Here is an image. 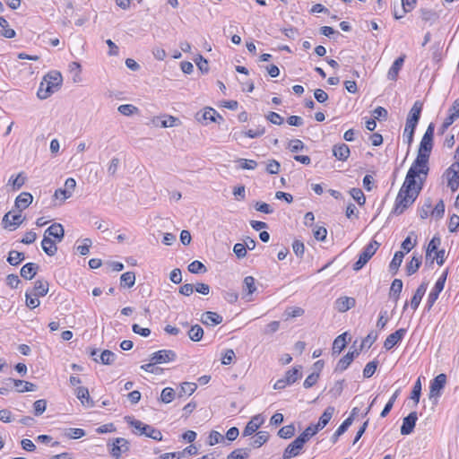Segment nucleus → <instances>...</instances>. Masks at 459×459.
Segmentation results:
<instances>
[{
    "mask_svg": "<svg viewBox=\"0 0 459 459\" xmlns=\"http://www.w3.org/2000/svg\"><path fill=\"white\" fill-rule=\"evenodd\" d=\"M435 260L438 265H442L446 260V251L444 249L434 251L428 262L433 264Z\"/></svg>",
    "mask_w": 459,
    "mask_h": 459,
    "instance_id": "nucleus-51",
    "label": "nucleus"
},
{
    "mask_svg": "<svg viewBox=\"0 0 459 459\" xmlns=\"http://www.w3.org/2000/svg\"><path fill=\"white\" fill-rule=\"evenodd\" d=\"M76 187V181L74 178H68L64 187L56 189L53 195L54 205H62L67 199L71 198Z\"/></svg>",
    "mask_w": 459,
    "mask_h": 459,
    "instance_id": "nucleus-4",
    "label": "nucleus"
},
{
    "mask_svg": "<svg viewBox=\"0 0 459 459\" xmlns=\"http://www.w3.org/2000/svg\"><path fill=\"white\" fill-rule=\"evenodd\" d=\"M65 436L68 438L78 439L85 436V431L82 429L70 428L65 429Z\"/></svg>",
    "mask_w": 459,
    "mask_h": 459,
    "instance_id": "nucleus-49",
    "label": "nucleus"
},
{
    "mask_svg": "<svg viewBox=\"0 0 459 459\" xmlns=\"http://www.w3.org/2000/svg\"><path fill=\"white\" fill-rule=\"evenodd\" d=\"M23 221L21 214H12L10 212L5 213L3 218L4 228H9L11 230H15Z\"/></svg>",
    "mask_w": 459,
    "mask_h": 459,
    "instance_id": "nucleus-17",
    "label": "nucleus"
},
{
    "mask_svg": "<svg viewBox=\"0 0 459 459\" xmlns=\"http://www.w3.org/2000/svg\"><path fill=\"white\" fill-rule=\"evenodd\" d=\"M75 395L83 405H85V403H87L88 406L93 405V402L90 397L88 388L84 386H78L75 389Z\"/></svg>",
    "mask_w": 459,
    "mask_h": 459,
    "instance_id": "nucleus-29",
    "label": "nucleus"
},
{
    "mask_svg": "<svg viewBox=\"0 0 459 459\" xmlns=\"http://www.w3.org/2000/svg\"><path fill=\"white\" fill-rule=\"evenodd\" d=\"M126 420L135 429L136 435L145 436L157 441L162 440L160 430L131 417H126Z\"/></svg>",
    "mask_w": 459,
    "mask_h": 459,
    "instance_id": "nucleus-3",
    "label": "nucleus"
},
{
    "mask_svg": "<svg viewBox=\"0 0 459 459\" xmlns=\"http://www.w3.org/2000/svg\"><path fill=\"white\" fill-rule=\"evenodd\" d=\"M445 214V204L443 200H439L435 207L431 210V216L435 219H441Z\"/></svg>",
    "mask_w": 459,
    "mask_h": 459,
    "instance_id": "nucleus-50",
    "label": "nucleus"
},
{
    "mask_svg": "<svg viewBox=\"0 0 459 459\" xmlns=\"http://www.w3.org/2000/svg\"><path fill=\"white\" fill-rule=\"evenodd\" d=\"M41 247L43 251L49 256L55 255L57 251V247L55 241L45 235L41 242Z\"/></svg>",
    "mask_w": 459,
    "mask_h": 459,
    "instance_id": "nucleus-27",
    "label": "nucleus"
},
{
    "mask_svg": "<svg viewBox=\"0 0 459 459\" xmlns=\"http://www.w3.org/2000/svg\"><path fill=\"white\" fill-rule=\"evenodd\" d=\"M201 321L206 325L214 326L222 322V316L216 312L207 311L202 315Z\"/></svg>",
    "mask_w": 459,
    "mask_h": 459,
    "instance_id": "nucleus-20",
    "label": "nucleus"
},
{
    "mask_svg": "<svg viewBox=\"0 0 459 459\" xmlns=\"http://www.w3.org/2000/svg\"><path fill=\"white\" fill-rule=\"evenodd\" d=\"M264 418L261 414L255 415L251 418V420L246 425L242 435L244 437H248L253 435L257 431V429L264 424Z\"/></svg>",
    "mask_w": 459,
    "mask_h": 459,
    "instance_id": "nucleus-12",
    "label": "nucleus"
},
{
    "mask_svg": "<svg viewBox=\"0 0 459 459\" xmlns=\"http://www.w3.org/2000/svg\"><path fill=\"white\" fill-rule=\"evenodd\" d=\"M335 411V409L334 407L333 406H328L325 411L323 412V414L321 415V417L319 418V420L317 422V424L316 425L317 428H319V429H323L327 424L328 422L330 421V420L332 419L333 413Z\"/></svg>",
    "mask_w": 459,
    "mask_h": 459,
    "instance_id": "nucleus-28",
    "label": "nucleus"
},
{
    "mask_svg": "<svg viewBox=\"0 0 459 459\" xmlns=\"http://www.w3.org/2000/svg\"><path fill=\"white\" fill-rule=\"evenodd\" d=\"M24 254L16 250H12L9 252V255L7 257V262L12 265H18L24 260Z\"/></svg>",
    "mask_w": 459,
    "mask_h": 459,
    "instance_id": "nucleus-41",
    "label": "nucleus"
},
{
    "mask_svg": "<svg viewBox=\"0 0 459 459\" xmlns=\"http://www.w3.org/2000/svg\"><path fill=\"white\" fill-rule=\"evenodd\" d=\"M301 376L300 367H295L286 372L284 378L286 379L287 383L291 385L299 379Z\"/></svg>",
    "mask_w": 459,
    "mask_h": 459,
    "instance_id": "nucleus-37",
    "label": "nucleus"
},
{
    "mask_svg": "<svg viewBox=\"0 0 459 459\" xmlns=\"http://www.w3.org/2000/svg\"><path fill=\"white\" fill-rule=\"evenodd\" d=\"M135 282V274L133 272H126L120 277V284L122 287L132 288Z\"/></svg>",
    "mask_w": 459,
    "mask_h": 459,
    "instance_id": "nucleus-36",
    "label": "nucleus"
},
{
    "mask_svg": "<svg viewBox=\"0 0 459 459\" xmlns=\"http://www.w3.org/2000/svg\"><path fill=\"white\" fill-rule=\"evenodd\" d=\"M264 133L265 128L264 126H259L255 129H249L247 132H243L242 134L249 138H256L263 135Z\"/></svg>",
    "mask_w": 459,
    "mask_h": 459,
    "instance_id": "nucleus-61",
    "label": "nucleus"
},
{
    "mask_svg": "<svg viewBox=\"0 0 459 459\" xmlns=\"http://www.w3.org/2000/svg\"><path fill=\"white\" fill-rule=\"evenodd\" d=\"M448 177L447 186L455 192L459 187V176L456 173H451Z\"/></svg>",
    "mask_w": 459,
    "mask_h": 459,
    "instance_id": "nucleus-62",
    "label": "nucleus"
},
{
    "mask_svg": "<svg viewBox=\"0 0 459 459\" xmlns=\"http://www.w3.org/2000/svg\"><path fill=\"white\" fill-rule=\"evenodd\" d=\"M319 430V428L316 425H310L299 436V437L306 444Z\"/></svg>",
    "mask_w": 459,
    "mask_h": 459,
    "instance_id": "nucleus-39",
    "label": "nucleus"
},
{
    "mask_svg": "<svg viewBox=\"0 0 459 459\" xmlns=\"http://www.w3.org/2000/svg\"><path fill=\"white\" fill-rule=\"evenodd\" d=\"M446 384V375L439 374L431 382L429 385V398L433 401V403H437L438 398L442 394V391Z\"/></svg>",
    "mask_w": 459,
    "mask_h": 459,
    "instance_id": "nucleus-5",
    "label": "nucleus"
},
{
    "mask_svg": "<svg viewBox=\"0 0 459 459\" xmlns=\"http://www.w3.org/2000/svg\"><path fill=\"white\" fill-rule=\"evenodd\" d=\"M0 27L2 28L1 34L4 38L13 39L15 37V30L13 29L9 28L8 22L4 17H0Z\"/></svg>",
    "mask_w": 459,
    "mask_h": 459,
    "instance_id": "nucleus-35",
    "label": "nucleus"
},
{
    "mask_svg": "<svg viewBox=\"0 0 459 459\" xmlns=\"http://www.w3.org/2000/svg\"><path fill=\"white\" fill-rule=\"evenodd\" d=\"M269 439V433L266 431H259L255 437L253 438V441L251 442V445L254 447H260L264 444H265Z\"/></svg>",
    "mask_w": 459,
    "mask_h": 459,
    "instance_id": "nucleus-38",
    "label": "nucleus"
},
{
    "mask_svg": "<svg viewBox=\"0 0 459 459\" xmlns=\"http://www.w3.org/2000/svg\"><path fill=\"white\" fill-rule=\"evenodd\" d=\"M7 381L13 384L16 390L20 393L32 392L36 389V385L34 384L24 380L8 378Z\"/></svg>",
    "mask_w": 459,
    "mask_h": 459,
    "instance_id": "nucleus-24",
    "label": "nucleus"
},
{
    "mask_svg": "<svg viewBox=\"0 0 459 459\" xmlns=\"http://www.w3.org/2000/svg\"><path fill=\"white\" fill-rule=\"evenodd\" d=\"M420 394H421V383H420V379L418 378V380L414 384L413 389L411 394V399L413 400L416 404L420 401Z\"/></svg>",
    "mask_w": 459,
    "mask_h": 459,
    "instance_id": "nucleus-60",
    "label": "nucleus"
},
{
    "mask_svg": "<svg viewBox=\"0 0 459 459\" xmlns=\"http://www.w3.org/2000/svg\"><path fill=\"white\" fill-rule=\"evenodd\" d=\"M405 56L403 55L393 63L387 73V78L391 81H395L397 79L398 74L402 69L404 63Z\"/></svg>",
    "mask_w": 459,
    "mask_h": 459,
    "instance_id": "nucleus-22",
    "label": "nucleus"
},
{
    "mask_svg": "<svg viewBox=\"0 0 459 459\" xmlns=\"http://www.w3.org/2000/svg\"><path fill=\"white\" fill-rule=\"evenodd\" d=\"M377 362L373 360L368 362L363 369V377L366 378L371 377L377 370Z\"/></svg>",
    "mask_w": 459,
    "mask_h": 459,
    "instance_id": "nucleus-59",
    "label": "nucleus"
},
{
    "mask_svg": "<svg viewBox=\"0 0 459 459\" xmlns=\"http://www.w3.org/2000/svg\"><path fill=\"white\" fill-rule=\"evenodd\" d=\"M404 254L403 251H397L395 252L390 264H389V270L393 274H395L403 262Z\"/></svg>",
    "mask_w": 459,
    "mask_h": 459,
    "instance_id": "nucleus-33",
    "label": "nucleus"
},
{
    "mask_svg": "<svg viewBox=\"0 0 459 459\" xmlns=\"http://www.w3.org/2000/svg\"><path fill=\"white\" fill-rule=\"evenodd\" d=\"M422 103L420 101H415L406 119L405 128H407V130H415L420 117Z\"/></svg>",
    "mask_w": 459,
    "mask_h": 459,
    "instance_id": "nucleus-7",
    "label": "nucleus"
},
{
    "mask_svg": "<svg viewBox=\"0 0 459 459\" xmlns=\"http://www.w3.org/2000/svg\"><path fill=\"white\" fill-rule=\"evenodd\" d=\"M350 194L359 205H363L365 204L366 198L361 189L351 188Z\"/></svg>",
    "mask_w": 459,
    "mask_h": 459,
    "instance_id": "nucleus-56",
    "label": "nucleus"
},
{
    "mask_svg": "<svg viewBox=\"0 0 459 459\" xmlns=\"http://www.w3.org/2000/svg\"><path fill=\"white\" fill-rule=\"evenodd\" d=\"M405 333L406 329L400 328L394 333L389 334L384 342L385 349L387 351L393 349L400 341H402Z\"/></svg>",
    "mask_w": 459,
    "mask_h": 459,
    "instance_id": "nucleus-13",
    "label": "nucleus"
},
{
    "mask_svg": "<svg viewBox=\"0 0 459 459\" xmlns=\"http://www.w3.org/2000/svg\"><path fill=\"white\" fill-rule=\"evenodd\" d=\"M32 201L33 196L30 193L22 192L15 199V207L22 212L29 207Z\"/></svg>",
    "mask_w": 459,
    "mask_h": 459,
    "instance_id": "nucleus-19",
    "label": "nucleus"
},
{
    "mask_svg": "<svg viewBox=\"0 0 459 459\" xmlns=\"http://www.w3.org/2000/svg\"><path fill=\"white\" fill-rule=\"evenodd\" d=\"M441 244V238L438 236H434L429 241L426 250V262L431 257L434 251H438V247Z\"/></svg>",
    "mask_w": 459,
    "mask_h": 459,
    "instance_id": "nucleus-31",
    "label": "nucleus"
},
{
    "mask_svg": "<svg viewBox=\"0 0 459 459\" xmlns=\"http://www.w3.org/2000/svg\"><path fill=\"white\" fill-rule=\"evenodd\" d=\"M434 130V125L429 124L421 138L417 157L409 169L395 200L394 212L396 214L403 213L411 206L422 189L429 170V160L433 148Z\"/></svg>",
    "mask_w": 459,
    "mask_h": 459,
    "instance_id": "nucleus-1",
    "label": "nucleus"
},
{
    "mask_svg": "<svg viewBox=\"0 0 459 459\" xmlns=\"http://www.w3.org/2000/svg\"><path fill=\"white\" fill-rule=\"evenodd\" d=\"M294 434H295V427L292 424L286 425V426L282 427L278 431V436L281 438H284V439L292 437L294 436Z\"/></svg>",
    "mask_w": 459,
    "mask_h": 459,
    "instance_id": "nucleus-47",
    "label": "nucleus"
},
{
    "mask_svg": "<svg viewBox=\"0 0 459 459\" xmlns=\"http://www.w3.org/2000/svg\"><path fill=\"white\" fill-rule=\"evenodd\" d=\"M378 247L379 244L376 240H372L368 245H367L364 250L359 255L358 261L353 264V270H360L374 255Z\"/></svg>",
    "mask_w": 459,
    "mask_h": 459,
    "instance_id": "nucleus-6",
    "label": "nucleus"
},
{
    "mask_svg": "<svg viewBox=\"0 0 459 459\" xmlns=\"http://www.w3.org/2000/svg\"><path fill=\"white\" fill-rule=\"evenodd\" d=\"M399 390H396L394 392V394L391 396V398L389 399V401L387 402V403L385 404V408L383 409V411H381L380 413V416L382 418H385L387 416V414L390 412V411L392 410L393 406H394V403L395 402V400L397 399L398 395H399Z\"/></svg>",
    "mask_w": 459,
    "mask_h": 459,
    "instance_id": "nucleus-53",
    "label": "nucleus"
},
{
    "mask_svg": "<svg viewBox=\"0 0 459 459\" xmlns=\"http://www.w3.org/2000/svg\"><path fill=\"white\" fill-rule=\"evenodd\" d=\"M356 300L351 297H341L334 301V308L341 313H344L349 309L354 307Z\"/></svg>",
    "mask_w": 459,
    "mask_h": 459,
    "instance_id": "nucleus-15",
    "label": "nucleus"
},
{
    "mask_svg": "<svg viewBox=\"0 0 459 459\" xmlns=\"http://www.w3.org/2000/svg\"><path fill=\"white\" fill-rule=\"evenodd\" d=\"M350 148L345 143L335 144L333 147V154L339 160L345 161L350 156Z\"/></svg>",
    "mask_w": 459,
    "mask_h": 459,
    "instance_id": "nucleus-23",
    "label": "nucleus"
},
{
    "mask_svg": "<svg viewBox=\"0 0 459 459\" xmlns=\"http://www.w3.org/2000/svg\"><path fill=\"white\" fill-rule=\"evenodd\" d=\"M351 425V419H346L333 433L332 439L333 442H336L340 436H342L348 428Z\"/></svg>",
    "mask_w": 459,
    "mask_h": 459,
    "instance_id": "nucleus-46",
    "label": "nucleus"
},
{
    "mask_svg": "<svg viewBox=\"0 0 459 459\" xmlns=\"http://www.w3.org/2000/svg\"><path fill=\"white\" fill-rule=\"evenodd\" d=\"M248 456L246 449H235L228 456L227 459H245Z\"/></svg>",
    "mask_w": 459,
    "mask_h": 459,
    "instance_id": "nucleus-64",
    "label": "nucleus"
},
{
    "mask_svg": "<svg viewBox=\"0 0 459 459\" xmlns=\"http://www.w3.org/2000/svg\"><path fill=\"white\" fill-rule=\"evenodd\" d=\"M197 385L195 383L184 382L181 384L179 390L178 391V397L190 396L196 390Z\"/></svg>",
    "mask_w": 459,
    "mask_h": 459,
    "instance_id": "nucleus-30",
    "label": "nucleus"
},
{
    "mask_svg": "<svg viewBox=\"0 0 459 459\" xmlns=\"http://www.w3.org/2000/svg\"><path fill=\"white\" fill-rule=\"evenodd\" d=\"M49 284L48 281L37 280L31 290H29L36 297H44L48 292Z\"/></svg>",
    "mask_w": 459,
    "mask_h": 459,
    "instance_id": "nucleus-21",
    "label": "nucleus"
},
{
    "mask_svg": "<svg viewBox=\"0 0 459 459\" xmlns=\"http://www.w3.org/2000/svg\"><path fill=\"white\" fill-rule=\"evenodd\" d=\"M25 299H26V300H25L26 306L30 309L36 308L40 305L39 297L34 296L29 290H27L25 293Z\"/></svg>",
    "mask_w": 459,
    "mask_h": 459,
    "instance_id": "nucleus-45",
    "label": "nucleus"
},
{
    "mask_svg": "<svg viewBox=\"0 0 459 459\" xmlns=\"http://www.w3.org/2000/svg\"><path fill=\"white\" fill-rule=\"evenodd\" d=\"M224 436L216 430H212L208 437V445L214 446L224 441Z\"/></svg>",
    "mask_w": 459,
    "mask_h": 459,
    "instance_id": "nucleus-54",
    "label": "nucleus"
},
{
    "mask_svg": "<svg viewBox=\"0 0 459 459\" xmlns=\"http://www.w3.org/2000/svg\"><path fill=\"white\" fill-rule=\"evenodd\" d=\"M427 290V283L422 282L416 290L411 300V307L413 310H416Z\"/></svg>",
    "mask_w": 459,
    "mask_h": 459,
    "instance_id": "nucleus-25",
    "label": "nucleus"
},
{
    "mask_svg": "<svg viewBox=\"0 0 459 459\" xmlns=\"http://www.w3.org/2000/svg\"><path fill=\"white\" fill-rule=\"evenodd\" d=\"M305 443L298 437H296L284 450L282 455V459H290L291 457L298 456L303 447Z\"/></svg>",
    "mask_w": 459,
    "mask_h": 459,
    "instance_id": "nucleus-10",
    "label": "nucleus"
},
{
    "mask_svg": "<svg viewBox=\"0 0 459 459\" xmlns=\"http://www.w3.org/2000/svg\"><path fill=\"white\" fill-rule=\"evenodd\" d=\"M421 264V257L413 255L411 262L406 265V272L408 275L415 273Z\"/></svg>",
    "mask_w": 459,
    "mask_h": 459,
    "instance_id": "nucleus-40",
    "label": "nucleus"
},
{
    "mask_svg": "<svg viewBox=\"0 0 459 459\" xmlns=\"http://www.w3.org/2000/svg\"><path fill=\"white\" fill-rule=\"evenodd\" d=\"M359 354L358 350L354 351H349L345 356H343L337 363L335 370L336 371H344L352 362L355 357Z\"/></svg>",
    "mask_w": 459,
    "mask_h": 459,
    "instance_id": "nucleus-18",
    "label": "nucleus"
},
{
    "mask_svg": "<svg viewBox=\"0 0 459 459\" xmlns=\"http://www.w3.org/2000/svg\"><path fill=\"white\" fill-rule=\"evenodd\" d=\"M44 235L61 242L65 237V230L61 223L55 222L45 230Z\"/></svg>",
    "mask_w": 459,
    "mask_h": 459,
    "instance_id": "nucleus-16",
    "label": "nucleus"
},
{
    "mask_svg": "<svg viewBox=\"0 0 459 459\" xmlns=\"http://www.w3.org/2000/svg\"><path fill=\"white\" fill-rule=\"evenodd\" d=\"M304 147H305V145H304L303 142L299 139L290 140L288 143V148L292 152H297L299 151H301L304 149Z\"/></svg>",
    "mask_w": 459,
    "mask_h": 459,
    "instance_id": "nucleus-63",
    "label": "nucleus"
},
{
    "mask_svg": "<svg viewBox=\"0 0 459 459\" xmlns=\"http://www.w3.org/2000/svg\"><path fill=\"white\" fill-rule=\"evenodd\" d=\"M116 354L109 350H104L100 355V361L104 365H111L116 359Z\"/></svg>",
    "mask_w": 459,
    "mask_h": 459,
    "instance_id": "nucleus-44",
    "label": "nucleus"
},
{
    "mask_svg": "<svg viewBox=\"0 0 459 459\" xmlns=\"http://www.w3.org/2000/svg\"><path fill=\"white\" fill-rule=\"evenodd\" d=\"M39 265L34 263H28L21 269V276L26 280H31L37 273Z\"/></svg>",
    "mask_w": 459,
    "mask_h": 459,
    "instance_id": "nucleus-26",
    "label": "nucleus"
},
{
    "mask_svg": "<svg viewBox=\"0 0 459 459\" xmlns=\"http://www.w3.org/2000/svg\"><path fill=\"white\" fill-rule=\"evenodd\" d=\"M417 420H418V415H417L416 411H412L408 416L403 418V424L401 427V434L402 435L411 434L414 429Z\"/></svg>",
    "mask_w": 459,
    "mask_h": 459,
    "instance_id": "nucleus-14",
    "label": "nucleus"
},
{
    "mask_svg": "<svg viewBox=\"0 0 459 459\" xmlns=\"http://www.w3.org/2000/svg\"><path fill=\"white\" fill-rule=\"evenodd\" d=\"M33 409L36 416L41 415L47 409V401L44 399L35 401L33 403Z\"/></svg>",
    "mask_w": 459,
    "mask_h": 459,
    "instance_id": "nucleus-57",
    "label": "nucleus"
},
{
    "mask_svg": "<svg viewBox=\"0 0 459 459\" xmlns=\"http://www.w3.org/2000/svg\"><path fill=\"white\" fill-rule=\"evenodd\" d=\"M188 271L192 273H204L206 272V267L204 264L200 261H194L188 265Z\"/></svg>",
    "mask_w": 459,
    "mask_h": 459,
    "instance_id": "nucleus-52",
    "label": "nucleus"
},
{
    "mask_svg": "<svg viewBox=\"0 0 459 459\" xmlns=\"http://www.w3.org/2000/svg\"><path fill=\"white\" fill-rule=\"evenodd\" d=\"M447 277V271H445L442 275L437 281L433 290L430 291L428 297L427 306L428 309H430L436 300L437 299L439 293L443 290Z\"/></svg>",
    "mask_w": 459,
    "mask_h": 459,
    "instance_id": "nucleus-8",
    "label": "nucleus"
},
{
    "mask_svg": "<svg viewBox=\"0 0 459 459\" xmlns=\"http://www.w3.org/2000/svg\"><path fill=\"white\" fill-rule=\"evenodd\" d=\"M128 450V441L123 437H117L114 439L112 448L110 449V454L114 458L119 459L122 454L127 452Z\"/></svg>",
    "mask_w": 459,
    "mask_h": 459,
    "instance_id": "nucleus-11",
    "label": "nucleus"
},
{
    "mask_svg": "<svg viewBox=\"0 0 459 459\" xmlns=\"http://www.w3.org/2000/svg\"><path fill=\"white\" fill-rule=\"evenodd\" d=\"M26 181V177L23 172H20L15 178L12 176L8 180V185L13 186V190H19Z\"/></svg>",
    "mask_w": 459,
    "mask_h": 459,
    "instance_id": "nucleus-34",
    "label": "nucleus"
},
{
    "mask_svg": "<svg viewBox=\"0 0 459 459\" xmlns=\"http://www.w3.org/2000/svg\"><path fill=\"white\" fill-rule=\"evenodd\" d=\"M175 391L171 387H165L160 394V400L164 403H169L175 398Z\"/></svg>",
    "mask_w": 459,
    "mask_h": 459,
    "instance_id": "nucleus-48",
    "label": "nucleus"
},
{
    "mask_svg": "<svg viewBox=\"0 0 459 459\" xmlns=\"http://www.w3.org/2000/svg\"><path fill=\"white\" fill-rule=\"evenodd\" d=\"M243 283L248 294H253L256 290L255 280L253 276L245 277Z\"/></svg>",
    "mask_w": 459,
    "mask_h": 459,
    "instance_id": "nucleus-58",
    "label": "nucleus"
},
{
    "mask_svg": "<svg viewBox=\"0 0 459 459\" xmlns=\"http://www.w3.org/2000/svg\"><path fill=\"white\" fill-rule=\"evenodd\" d=\"M177 359V354L172 350H160L151 355L150 361L156 364L169 363Z\"/></svg>",
    "mask_w": 459,
    "mask_h": 459,
    "instance_id": "nucleus-9",
    "label": "nucleus"
},
{
    "mask_svg": "<svg viewBox=\"0 0 459 459\" xmlns=\"http://www.w3.org/2000/svg\"><path fill=\"white\" fill-rule=\"evenodd\" d=\"M403 290V281L400 279H394L390 288V296L394 297L395 300L398 299L399 295Z\"/></svg>",
    "mask_w": 459,
    "mask_h": 459,
    "instance_id": "nucleus-43",
    "label": "nucleus"
},
{
    "mask_svg": "<svg viewBox=\"0 0 459 459\" xmlns=\"http://www.w3.org/2000/svg\"><path fill=\"white\" fill-rule=\"evenodd\" d=\"M237 162L241 169L253 170L257 167V162L254 160L238 159Z\"/></svg>",
    "mask_w": 459,
    "mask_h": 459,
    "instance_id": "nucleus-55",
    "label": "nucleus"
},
{
    "mask_svg": "<svg viewBox=\"0 0 459 459\" xmlns=\"http://www.w3.org/2000/svg\"><path fill=\"white\" fill-rule=\"evenodd\" d=\"M204 335V330L199 325H193L188 331V336L193 342H199Z\"/></svg>",
    "mask_w": 459,
    "mask_h": 459,
    "instance_id": "nucleus-42",
    "label": "nucleus"
},
{
    "mask_svg": "<svg viewBox=\"0 0 459 459\" xmlns=\"http://www.w3.org/2000/svg\"><path fill=\"white\" fill-rule=\"evenodd\" d=\"M347 333L338 335L333 343V353H340L346 347Z\"/></svg>",
    "mask_w": 459,
    "mask_h": 459,
    "instance_id": "nucleus-32",
    "label": "nucleus"
},
{
    "mask_svg": "<svg viewBox=\"0 0 459 459\" xmlns=\"http://www.w3.org/2000/svg\"><path fill=\"white\" fill-rule=\"evenodd\" d=\"M62 81V75L59 72L52 71L46 74L38 89V98L40 100H46L50 97L54 92L60 89Z\"/></svg>",
    "mask_w": 459,
    "mask_h": 459,
    "instance_id": "nucleus-2",
    "label": "nucleus"
}]
</instances>
